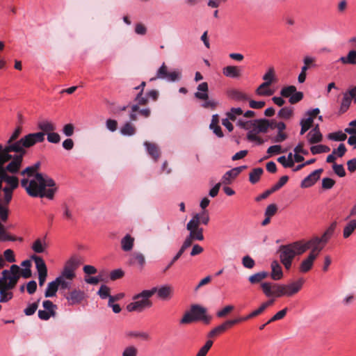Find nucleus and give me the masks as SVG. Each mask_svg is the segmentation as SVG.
<instances>
[{"label": "nucleus", "mask_w": 356, "mask_h": 356, "mask_svg": "<svg viewBox=\"0 0 356 356\" xmlns=\"http://www.w3.org/2000/svg\"><path fill=\"white\" fill-rule=\"evenodd\" d=\"M211 320V316L207 314V309L199 305H193L189 312L184 314L180 320L181 324H188L193 321H202L206 324H209Z\"/></svg>", "instance_id": "obj_5"}, {"label": "nucleus", "mask_w": 356, "mask_h": 356, "mask_svg": "<svg viewBox=\"0 0 356 356\" xmlns=\"http://www.w3.org/2000/svg\"><path fill=\"white\" fill-rule=\"evenodd\" d=\"M58 288L59 287L56 280L53 282H49L44 292V296L46 298H51L55 296Z\"/></svg>", "instance_id": "obj_36"}, {"label": "nucleus", "mask_w": 356, "mask_h": 356, "mask_svg": "<svg viewBox=\"0 0 356 356\" xmlns=\"http://www.w3.org/2000/svg\"><path fill=\"white\" fill-rule=\"evenodd\" d=\"M280 259L286 270L290 269L295 258L294 252L289 244L282 245L278 250Z\"/></svg>", "instance_id": "obj_9"}, {"label": "nucleus", "mask_w": 356, "mask_h": 356, "mask_svg": "<svg viewBox=\"0 0 356 356\" xmlns=\"http://www.w3.org/2000/svg\"><path fill=\"white\" fill-rule=\"evenodd\" d=\"M195 216H198L199 222L204 225H207L209 222V216L207 210L202 211L200 213H196Z\"/></svg>", "instance_id": "obj_64"}, {"label": "nucleus", "mask_w": 356, "mask_h": 356, "mask_svg": "<svg viewBox=\"0 0 356 356\" xmlns=\"http://www.w3.org/2000/svg\"><path fill=\"white\" fill-rule=\"evenodd\" d=\"M301 129L300 135H303L306 133L313 125V120L311 118L302 119L300 121Z\"/></svg>", "instance_id": "obj_48"}, {"label": "nucleus", "mask_w": 356, "mask_h": 356, "mask_svg": "<svg viewBox=\"0 0 356 356\" xmlns=\"http://www.w3.org/2000/svg\"><path fill=\"white\" fill-rule=\"evenodd\" d=\"M22 131V127H17L13 133L11 134L8 140L6 142V149H5V156L7 157H10L8 156V152H15V151H19L21 149V147H19V139L18 140L21 133Z\"/></svg>", "instance_id": "obj_8"}, {"label": "nucleus", "mask_w": 356, "mask_h": 356, "mask_svg": "<svg viewBox=\"0 0 356 356\" xmlns=\"http://www.w3.org/2000/svg\"><path fill=\"white\" fill-rule=\"evenodd\" d=\"M81 264V259L78 257H72L65 264L62 274L69 280H72L76 275L74 271Z\"/></svg>", "instance_id": "obj_11"}, {"label": "nucleus", "mask_w": 356, "mask_h": 356, "mask_svg": "<svg viewBox=\"0 0 356 356\" xmlns=\"http://www.w3.org/2000/svg\"><path fill=\"white\" fill-rule=\"evenodd\" d=\"M328 138L335 141H343L347 138V136L342 131L331 133L328 135Z\"/></svg>", "instance_id": "obj_51"}, {"label": "nucleus", "mask_w": 356, "mask_h": 356, "mask_svg": "<svg viewBox=\"0 0 356 356\" xmlns=\"http://www.w3.org/2000/svg\"><path fill=\"white\" fill-rule=\"evenodd\" d=\"M129 337L140 338L143 340L147 341L149 339V335L147 332L132 331L127 333Z\"/></svg>", "instance_id": "obj_54"}, {"label": "nucleus", "mask_w": 356, "mask_h": 356, "mask_svg": "<svg viewBox=\"0 0 356 356\" xmlns=\"http://www.w3.org/2000/svg\"><path fill=\"white\" fill-rule=\"evenodd\" d=\"M280 95L283 97H289V102L291 104H295L300 102L304 97L302 92H298L294 86H288L283 87L280 91Z\"/></svg>", "instance_id": "obj_12"}, {"label": "nucleus", "mask_w": 356, "mask_h": 356, "mask_svg": "<svg viewBox=\"0 0 356 356\" xmlns=\"http://www.w3.org/2000/svg\"><path fill=\"white\" fill-rule=\"evenodd\" d=\"M275 77V70L273 67H270L267 72L264 75L263 79L265 81L262 83L263 86H270L273 81Z\"/></svg>", "instance_id": "obj_39"}, {"label": "nucleus", "mask_w": 356, "mask_h": 356, "mask_svg": "<svg viewBox=\"0 0 356 356\" xmlns=\"http://www.w3.org/2000/svg\"><path fill=\"white\" fill-rule=\"evenodd\" d=\"M238 175V172H236V169L232 168V170L226 172L224 175L222 177V182L221 184L228 185L232 184V181L237 177Z\"/></svg>", "instance_id": "obj_30"}, {"label": "nucleus", "mask_w": 356, "mask_h": 356, "mask_svg": "<svg viewBox=\"0 0 356 356\" xmlns=\"http://www.w3.org/2000/svg\"><path fill=\"white\" fill-rule=\"evenodd\" d=\"M294 252L295 257L302 255L308 250L305 241L300 240L289 244Z\"/></svg>", "instance_id": "obj_22"}, {"label": "nucleus", "mask_w": 356, "mask_h": 356, "mask_svg": "<svg viewBox=\"0 0 356 356\" xmlns=\"http://www.w3.org/2000/svg\"><path fill=\"white\" fill-rule=\"evenodd\" d=\"M352 99H355L353 95L348 91L343 95V97L341 101V107H340V113H345L351 104Z\"/></svg>", "instance_id": "obj_29"}, {"label": "nucleus", "mask_w": 356, "mask_h": 356, "mask_svg": "<svg viewBox=\"0 0 356 356\" xmlns=\"http://www.w3.org/2000/svg\"><path fill=\"white\" fill-rule=\"evenodd\" d=\"M144 145L147 148L148 154L152 156L153 159L157 161L161 155V152L159 147L156 144L149 142H145Z\"/></svg>", "instance_id": "obj_28"}, {"label": "nucleus", "mask_w": 356, "mask_h": 356, "mask_svg": "<svg viewBox=\"0 0 356 356\" xmlns=\"http://www.w3.org/2000/svg\"><path fill=\"white\" fill-rule=\"evenodd\" d=\"M223 74L230 78H238L241 76V71L238 66L229 65L223 68Z\"/></svg>", "instance_id": "obj_27"}, {"label": "nucleus", "mask_w": 356, "mask_h": 356, "mask_svg": "<svg viewBox=\"0 0 356 356\" xmlns=\"http://www.w3.org/2000/svg\"><path fill=\"white\" fill-rule=\"evenodd\" d=\"M310 150L312 154H317L328 152H330V148L328 146L324 145H318L311 147Z\"/></svg>", "instance_id": "obj_50"}, {"label": "nucleus", "mask_w": 356, "mask_h": 356, "mask_svg": "<svg viewBox=\"0 0 356 356\" xmlns=\"http://www.w3.org/2000/svg\"><path fill=\"white\" fill-rule=\"evenodd\" d=\"M138 350L134 346H128L122 351V356H137Z\"/></svg>", "instance_id": "obj_53"}, {"label": "nucleus", "mask_w": 356, "mask_h": 356, "mask_svg": "<svg viewBox=\"0 0 356 356\" xmlns=\"http://www.w3.org/2000/svg\"><path fill=\"white\" fill-rule=\"evenodd\" d=\"M332 169L335 174H337L340 177H343L346 176L345 169L341 164L334 163L332 165Z\"/></svg>", "instance_id": "obj_63"}, {"label": "nucleus", "mask_w": 356, "mask_h": 356, "mask_svg": "<svg viewBox=\"0 0 356 356\" xmlns=\"http://www.w3.org/2000/svg\"><path fill=\"white\" fill-rule=\"evenodd\" d=\"M135 238L130 234H126L120 241L121 248L124 252H130L134 245Z\"/></svg>", "instance_id": "obj_26"}, {"label": "nucleus", "mask_w": 356, "mask_h": 356, "mask_svg": "<svg viewBox=\"0 0 356 356\" xmlns=\"http://www.w3.org/2000/svg\"><path fill=\"white\" fill-rule=\"evenodd\" d=\"M260 287L267 298L281 297L282 284L270 282H264L261 283Z\"/></svg>", "instance_id": "obj_10"}, {"label": "nucleus", "mask_w": 356, "mask_h": 356, "mask_svg": "<svg viewBox=\"0 0 356 356\" xmlns=\"http://www.w3.org/2000/svg\"><path fill=\"white\" fill-rule=\"evenodd\" d=\"M22 166L20 161L14 159L4 165L0 161V196L3 197L6 204H10L13 191L19 186V179L14 175L19 172Z\"/></svg>", "instance_id": "obj_2"}, {"label": "nucleus", "mask_w": 356, "mask_h": 356, "mask_svg": "<svg viewBox=\"0 0 356 356\" xmlns=\"http://www.w3.org/2000/svg\"><path fill=\"white\" fill-rule=\"evenodd\" d=\"M6 149V145L3 146L0 144V161H1V165H6L7 163L10 162V161L13 160V154H11V152H8V156L10 157L6 156L4 154Z\"/></svg>", "instance_id": "obj_43"}, {"label": "nucleus", "mask_w": 356, "mask_h": 356, "mask_svg": "<svg viewBox=\"0 0 356 356\" xmlns=\"http://www.w3.org/2000/svg\"><path fill=\"white\" fill-rule=\"evenodd\" d=\"M149 298L140 297L135 299L134 297V302L129 303L127 306V309L129 312H142L144 308L149 307L152 306L151 301L148 299Z\"/></svg>", "instance_id": "obj_16"}, {"label": "nucleus", "mask_w": 356, "mask_h": 356, "mask_svg": "<svg viewBox=\"0 0 356 356\" xmlns=\"http://www.w3.org/2000/svg\"><path fill=\"white\" fill-rule=\"evenodd\" d=\"M277 161L284 168H292L294 166V161L293 159L292 153L288 154L287 159L284 156H282L277 159Z\"/></svg>", "instance_id": "obj_40"}, {"label": "nucleus", "mask_w": 356, "mask_h": 356, "mask_svg": "<svg viewBox=\"0 0 356 356\" xmlns=\"http://www.w3.org/2000/svg\"><path fill=\"white\" fill-rule=\"evenodd\" d=\"M24 178L20 184L26 193L33 197H47L52 200L57 191L56 182L46 175L36 172L31 166H28L18 172Z\"/></svg>", "instance_id": "obj_1"}, {"label": "nucleus", "mask_w": 356, "mask_h": 356, "mask_svg": "<svg viewBox=\"0 0 356 356\" xmlns=\"http://www.w3.org/2000/svg\"><path fill=\"white\" fill-rule=\"evenodd\" d=\"M323 172V169L322 168L313 171L302 181L300 186L302 188L311 187L320 179L321 175Z\"/></svg>", "instance_id": "obj_19"}, {"label": "nucleus", "mask_w": 356, "mask_h": 356, "mask_svg": "<svg viewBox=\"0 0 356 356\" xmlns=\"http://www.w3.org/2000/svg\"><path fill=\"white\" fill-rule=\"evenodd\" d=\"M31 259L35 261V266L38 273V279L40 286H42L47 276V268L43 259L37 255H33Z\"/></svg>", "instance_id": "obj_15"}, {"label": "nucleus", "mask_w": 356, "mask_h": 356, "mask_svg": "<svg viewBox=\"0 0 356 356\" xmlns=\"http://www.w3.org/2000/svg\"><path fill=\"white\" fill-rule=\"evenodd\" d=\"M270 277L274 281H278L283 277V271L281 265L277 261H273L270 265Z\"/></svg>", "instance_id": "obj_24"}, {"label": "nucleus", "mask_w": 356, "mask_h": 356, "mask_svg": "<svg viewBox=\"0 0 356 356\" xmlns=\"http://www.w3.org/2000/svg\"><path fill=\"white\" fill-rule=\"evenodd\" d=\"M97 293L102 299H106L111 296L110 295V288L106 285H102Z\"/></svg>", "instance_id": "obj_60"}, {"label": "nucleus", "mask_w": 356, "mask_h": 356, "mask_svg": "<svg viewBox=\"0 0 356 356\" xmlns=\"http://www.w3.org/2000/svg\"><path fill=\"white\" fill-rule=\"evenodd\" d=\"M269 86H263L262 83L257 88L256 93L260 96H270L273 95V91L268 89Z\"/></svg>", "instance_id": "obj_55"}, {"label": "nucleus", "mask_w": 356, "mask_h": 356, "mask_svg": "<svg viewBox=\"0 0 356 356\" xmlns=\"http://www.w3.org/2000/svg\"><path fill=\"white\" fill-rule=\"evenodd\" d=\"M168 74V67L163 63L157 71L156 76L152 78L150 81L156 80V79H165Z\"/></svg>", "instance_id": "obj_47"}, {"label": "nucleus", "mask_w": 356, "mask_h": 356, "mask_svg": "<svg viewBox=\"0 0 356 356\" xmlns=\"http://www.w3.org/2000/svg\"><path fill=\"white\" fill-rule=\"evenodd\" d=\"M264 170L261 168H254L250 173V181L253 184L258 182Z\"/></svg>", "instance_id": "obj_41"}, {"label": "nucleus", "mask_w": 356, "mask_h": 356, "mask_svg": "<svg viewBox=\"0 0 356 356\" xmlns=\"http://www.w3.org/2000/svg\"><path fill=\"white\" fill-rule=\"evenodd\" d=\"M189 235L192 237L195 241H203L204 235H203V229H198L195 230H191L189 232Z\"/></svg>", "instance_id": "obj_57"}, {"label": "nucleus", "mask_w": 356, "mask_h": 356, "mask_svg": "<svg viewBox=\"0 0 356 356\" xmlns=\"http://www.w3.org/2000/svg\"><path fill=\"white\" fill-rule=\"evenodd\" d=\"M56 281L58 283V286L60 288V293L62 291H66L67 289H70L71 287V281L64 277L63 275L56 278Z\"/></svg>", "instance_id": "obj_31"}, {"label": "nucleus", "mask_w": 356, "mask_h": 356, "mask_svg": "<svg viewBox=\"0 0 356 356\" xmlns=\"http://www.w3.org/2000/svg\"><path fill=\"white\" fill-rule=\"evenodd\" d=\"M197 91L195 92L194 96L195 98L204 100V102L202 106L204 108L215 109L218 105V102L214 99L209 98V86L207 82L200 83L197 88Z\"/></svg>", "instance_id": "obj_7"}, {"label": "nucleus", "mask_w": 356, "mask_h": 356, "mask_svg": "<svg viewBox=\"0 0 356 356\" xmlns=\"http://www.w3.org/2000/svg\"><path fill=\"white\" fill-rule=\"evenodd\" d=\"M229 98L237 102H246L249 100L248 96L241 90L230 89L227 92Z\"/></svg>", "instance_id": "obj_25"}, {"label": "nucleus", "mask_w": 356, "mask_h": 356, "mask_svg": "<svg viewBox=\"0 0 356 356\" xmlns=\"http://www.w3.org/2000/svg\"><path fill=\"white\" fill-rule=\"evenodd\" d=\"M44 140V134L41 132L29 134L19 139V147H21V149L15 151V154L13 155V159L19 161L22 163L24 156L26 154V149L33 147L38 143H42Z\"/></svg>", "instance_id": "obj_4"}, {"label": "nucleus", "mask_w": 356, "mask_h": 356, "mask_svg": "<svg viewBox=\"0 0 356 356\" xmlns=\"http://www.w3.org/2000/svg\"><path fill=\"white\" fill-rule=\"evenodd\" d=\"M17 238L14 236L9 235L8 233L6 232L4 226L0 222V241H15Z\"/></svg>", "instance_id": "obj_49"}, {"label": "nucleus", "mask_w": 356, "mask_h": 356, "mask_svg": "<svg viewBox=\"0 0 356 356\" xmlns=\"http://www.w3.org/2000/svg\"><path fill=\"white\" fill-rule=\"evenodd\" d=\"M356 229V219H353L343 228V236L345 238H348Z\"/></svg>", "instance_id": "obj_37"}, {"label": "nucleus", "mask_w": 356, "mask_h": 356, "mask_svg": "<svg viewBox=\"0 0 356 356\" xmlns=\"http://www.w3.org/2000/svg\"><path fill=\"white\" fill-rule=\"evenodd\" d=\"M255 124L257 126L258 131L266 133L270 127V121L266 119L255 120Z\"/></svg>", "instance_id": "obj_42"}, {"label": "nucleus", "mask_w": 356, "mask_h": 356, "mask_svg": "<svg viewBox=\"0 0 356 356\" xmlns=\"http://www.w3.org/2000/svg\"><path fill=\"white\" fill-rule=\"evenodd\" d=\"M234 309V307L233 305H227L225 306L222 309L218 311L216 313V316L218 318H224L228 314L232 312Z\"/></svg>", "instance_id": "obj_61"}, {"label": "nucleus", "mask_w": 356, "mask_h": 356, "mask_svg": "<svg viewBox=\"0 0 356 356\" xmlns=\"http://www.w3.org/2000/svg\"><path fill=\"white\" fill-rule=\"evenodd\" d=\"M316 258L317 257L313 255V254H309L300 263L299 266L300 272L305 273L309 271L312 268L314 262Z\"/></svg>", "instance_id": "obj_21"}, {"label": "nucleus", "mask_w": 356, "mask_h": 356, "mask_svg": "<svg viewBox=\"0 0 356 356\" xmlns=\"http://www.w3.org/2000/svg\"><path fill=\"white\" fill-rule=\"evenodd\" d=\"M266 309L265 308V305H263L261 304L258 309L254 310L253 312H252L250 314H249L246 316L239 317V318H237V319H239V323L244 321L249 320L250 318H254V317L261 314Z\"/></svg>", "instance_id": "obj_38"}, {"label": "nucleus", "mask_w": 356, "mask_h": 356, "mask_svg": "<svg viewBox=\"0 0 356 356\" xmlns=\"http://www.w3.org/2000/svg\"><path fill=\"white\" fill-rule=\"evenodd\" d=\"M293 115V109L292 107H284L278 112V116L282 119H289Z\"/></svg>", "instance_id": "obj_45"}, {"label": "nucleus", "mask_w": 356, "mask_h": 356, "mask_svg": "<svg viewBox=\"0 0 356 356\" xmlns=\"http://www.w3.org/2000/svg\"><path fill=\"white\" fill-rule=\"evenodd\" d=\"M129 264L132 266H138L140 270L143 269L146 264L145 255L140 252H132L129 255Z\"/></svg>", "instance_id": "obj_20"}, {"label": "nucleus", "mask_w": 356, "mask_h": 356, "mask_svg": "<svg viewBox=\"0 0 356 356\" xmlns=\"http://www.w3.org/2000/svg\"><path fill=\"white\" fill-rule=\"evenodd\" d=\"M238 323H239V319H237V318L225 321L220 325H219L217 327L212 329L208 333V337L213 338V337H217L218 335L225 332L227 329L230 328L232 326H233L235 324H237Z\"/></svg>", "instance_id": "obj_17"}, {"label": "nucleus", "mask_w": 356, "mask_h": 356, "mask_svg": "<svg viewBox=\"0 0 356 356\" xmlns=\"http://www.w3.org/2000/svg\"><path fill=\"white\" fill-rule=\"evenodd\" d=\"M269 276V273L266 271H261L250 275L248 280L251 284L260 283L262 280H265Z\"/></svg>", "instance_id": "obj_32"}, {"label": "nucleus", "mask_w": 356, "mask_h": 356, "mask_svg": "<svg viewBox=\"0 0 356 356\" xmlns=\"http://www.w3.org/2000/svg\"><path fill=\"white\" fill-rule=\"evenodd\" d=\"M39 302H40V299L38 300L37 302H33V303L29 305L24 310V312L25 315H26V316H31V315H33L36 312V310L38 309Z\"/></svg>", "instance_id": "obj_59"}, {"label": "nucleus", "mask_w": 356, "mask_h": 356, "mask_svg": "<svg viewBox=\"0 0 356 356\" xmlns=\"http://www.w3.org/2000/svg\"><path fill=\"white\" fill-rule=\"evenodd\" d=\"M242 264L245 268L252 269L255 266V261L251 257L246 255L242 259Z\"/></svg>", "instance_id": "obj_56"}, {"label": "nucleus", "mask_w": 356, "mask_h": 356, "mask_svg": "<svg viewBox=\"0 0 356 356\" xmlns=\"http://www.w3.org/2000/svg\"><path fill=\"white\" fill-rule=\"evenodd\" d=\"M200 222H199L198 216H193V218L187 223L186 229L188 231H193L198 229H201L200 227Z\"/></svg>", "instance_id": "obj_46"}, {"label": "nucleus", "mask_w": 356, "mask_h": 356, "mask_svg": "<svg viewBox=\"0 0 356 356\" xmlns=\"http://www.w3.org/2000/svg\"><path fill=\"white\" fill-rule=\"evenodd\" d=\"M343 64L356 65V51L350 50L347 56L341 57L339 60Z\"/></svg>", "instance_id": "obj_34"}, {"label": "nucleus", "mask_w": 356, "mask_h": 356, "mask_svg": "<svg viewBox=\"0 0 356 356\" xmlns=\"http://www.w3.org/2000/svg\"><path fill=\"white\" fill-rule=\"evenodd\" d=\"M8 204L3 202V197L0 196V219L2 222H6L8 218Z\"/></svg>", "instance_id": "obj_35"}, {"label": "nucleus", "mask_w": 356, "mask_h": 356, "mask_svg": "<svg viewBox=\"0 0 356 356\" xmlns=\"http://www.w3.org/2000/svg\"><path fill=\"white\" fill-rule=\"evenodd\" d=\"M62 295L66 298L70 305H79L86 298L85 292L76 289L70 291H62Z\"/></svg>", "instance_id": "obj_13"}, {"label": "nucleus", "mask_w": 356, "mask_h": 356, "mask_svg": "<svg viewBox=\"0 0 356 356\" xmlns=\"http://www.w3.org/2000/svg\"><path fill=\"white\" fill-rule=\"evenodd\" d=\"M305 243L308 246V250L311 249L309 254H313L316 257L324 248L318 236H314L308 241H305Z\"/></svg>", "instance_id": "obj_18"}, {"label": "nucleus", "mask_w": 356, "mask_h": 356, "mask_svg": "<svg viewBox=\"0 0 356 356\" xmlns=\"http://www.w3.org/2000/svg\"><path fill=\"white\" fill-rule=\"evenodd\" d=\"M155 293H157L158 298L161 300H169L171 298L173 293V287L169 284L163 285L159 288L153 287L150 290L143 291L140 293L135 296V299L140 297L150 298Z\"/></svg>", "instance_id": "obj_6"}, {"label": "nucleus", "mask_w": 356, "mask_h": 356, "mask_svg": "<svg viewBox=\"0 0 356 356\" xmlns=\"http://www.w3.org/2000/svg\"><path fill=\"white\" fill-rule=\"evenodd\" d=\"M20 268L12 265L10 270H4L0 278V302H6L13 298V293L8 291L13 289L19 278Z\"/></svg>", "instance_id": "obj_3"}, {"label": "nucleus", "mask_w": 356, "mask_h": 356, "mask_svg": "<svg viewBox=\"0 0 356 356\" xmlns=\"http://www.w3.org/2000/svg\"><path fill=\"white\" fill-rule=\"evenodd\" d=\"M123 135L132 136L136 133V128L131 123H126L121 129Z\"/></svg>", "instance_id": "obj_52"}, {"label": "nucleus", "mask_w": 356, "mask_h": 356, "mask_svg": "<svg viewBox=\"0 0 356 356\" xmlns=\"http://www.w3.org/2000/svg\"><path fill=\"white\" fill-rule=\"evenodd\" d=\"M304 280L300 278L296 282H293L289 284H282L281 297L282 296H293V295L298 293L304 284Z\"/></svg>", "instance_id": "obj_14"}, {"label": "nucleus", "mask_w": 356, "mask_h": 356, "mask_svg": "<svg viewBox=\"0 0 356 356\" xmlns=\"http://www.w3.org/2000/svg\"><path fill=\"white\" fill-rule=\"evenodd\" d=\"M38 127L41 131L40 132L44 134V136L56 129V125L53 122L47 120L40 121L38 123Z\"/></svg>", "instance_id": "obj_23"}, {"label": "nucleus", "mask_w": 356, "mask_h": 356, "mask_svg": "<svg viewBox=\"0 0 356 356\" xmlns=\"http://www.w3.org/2000/svg\"><path fill=\"white\" fill-rule=\"evenodd\" d=\"M289 180V177L286 175L282 176L278 182L275 184L274 186H273L270 188L272 191L275 193V191H278L280 188H281L283 186H284L286 182Z\"/></svg>", "instance_id": "obj_58"}, {"label": "nucleus", "mask_w": 356, "mask_h": 356, "mask_svg": "<svg viewBox=\"0 0 356 356\" xmlns=\"http://www.w3.org/2000/svg\"><path fill=\"white\" fill-rule=\"evenodd\" d=\"M31 248L35 253H44L47 248V244L44 240L38 238L34 241Z\"/></svg>", "instance_id": "obj_33"}, {"label": "nucleus", "mask_w": 356, "mask_h": 356, "mask_svg": "<svg viewBox=\"0 0 356 356\" xmlns=\"http://www.w3.org/2000/svg\"><path fill=\"white\" fill-rule=\"evenodd\" d=\"M307 138L310 144H315L322 140L323 136L321 133L309 131L307 135Z\"/></svg>", "instance_id": "obj_44"}, {"label": "nucleus", "mask_w": 356, "mask_h": 356, "mask_svg": "<svg viewBox=\"0 0 356 356\" xmlns=\"http://www.w3.org/2000/svg\"><path fill=\"white\" fill-rule=\"evenodd\" d=\"M287 310L288 309L286 307L279 311L267 322V323H270L272 322L282 319L286 316Z\"/></svg>", "instance_id": "obj_62"}]
</instances>
